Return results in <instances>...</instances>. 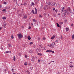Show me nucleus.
<instances>
[{
    "instance_id": "obj_1",
    "label": "nucleus",
    "mask_w": 74,
    "mask_h": 74,
    "mask_svg": "<svg viewBox=\"0 0 74 74\" xmlns=\"http://www.w3.org/2000/svg\"><path fill=\"white\" fill-rule=\"evenodd\" d=\"M18 37L19 38V39L23 38V35L21 34H17Z\"/></svg>"
},
{
    "instance_id": "obj_2",
    "label": "nucleus",
    "mask_w": 74,
    "mask_h": 74,
    "mask_svg": "<svg viewBox=\"0 0 74 74\" xmlns=\"http://www.w3.org/2000/svg\"><path fill=\"white\" fill-rule=\"evenodd\" d=\"M67 13V15H69L70 13L69 12H68V11L67 10H64V15H66V13Z\"/></svg>"
},
{
    "instance_id": "obj_3",
    "label": "nucleus",
    "mask_w": 74,
    "mask_h": 74,
    "mask_svg": "<svg viewBox=\"0 0 74 74\" xmlns=\"http://www.w3.org/2000/svg\"><path fill=\"white\" fill-rule=\"evenodd\" d=\"M23 18H27V16H26V15L25 14H24L23 15Z\"/></svg>"
},
{
    "instance_id": "obj_4",
    "label": "nucleus",
    "mask_w": 74,
    "mask_h": 74,
    "mask_svg": "<svg viewBox=\"0 0 74 74\" xmlns=\"http://www.w3.org/2000/svg\"><path fill=\"white\" fill-rule=\"evenodd\" d=\"M31 61H33V62H32L33 63L34 62V57L32 58Z\"/></svg>"
},
{
    "instance_id": "obj_5",
    "label": "nucleus",
    "mask_w": 74,
    "mask_h": 74,
    "mask_svg": "<svg viewBox=\"0 0 74 74\" xmlns=\"http://www.w3.org/2000/svg\"><path fill=\"white\" fill-rule=\"evenodd\" d=\"M55 35H53L52 37L51 38V40H53V39H54V38H55Z\"/></svg>"
},
{
    "instance_id": "obj_6",
    "label": "nucleus",
    "mask_w": 74,
    "mask_h": 74,
    "mask_svg": "<svg viewBox=\"0 0 74 74\" xmlns=\"http://www.w3.org/2000/svg\"><path fill=\"white\" fill-rule=\"evenodd\" d=\"M35 14H37V9L36 8H35Z\"/></svg>"
},
{
    "instance_id": "obj_7",
    "label": "nucleus",
    "mask_w": 74,
    "mask_h": 74,
    "mask_svg": "<svg viewBox=\"0 0 74 74\" xmlns=\"http://www.w3.org/2000/svg\"><path fill=\"white\" fill-rule=\"evenodd\" d=\"M27 38L28 40H31V38L30 37V36H27Z\"/></svg>"
},
{
    "instance_id": "obj_8",
    "label": "nucleus",
    "mask_w": 74,
    "mask_h": 74,
    "mask_svg": "<svg viewBox=\"0 0 74 74\" xmlns=\"http://www.w3.org/2000/svg\"><path fill=\"white\" fill-rule=\"evenodd\" d=\"M38 55H39V56H41V55H42V54L41 53H38Z\"/></svg>"
},
{
    "instance_id": "obj_9",
    "label": "nucleus",
    "mask_w": 74,
    "mask_h": 74,
    "mask_svg": "<svg viewBox=\"0 0 74 74\" xmlns=\"http://www.w3.org/2000/svg\"><path fill=\"white\" fill-rule=\"evenodd\" d=\"M50 52H52V53H55V52H54V51H52V50H50Z\"/></svg>"
},
{
    "instance_id": "obj_10",
    "label": "nucleus",
    "mask_w": 74,
    "mask_h": 74,
    "mask_svg": "<svg viewBox=\"0 0 74 74\" xmlns=\"http://www.w3.org/2000/svg\"><path fill=\"white\" fill-rule=\"evenodd\" d=\"M3 19H6V17H3L2 18Z\"/></svg>"
},
{
    "instance_id": "obj_11",
    "label": "nucleus",
    "mask_w": 74,
    "mask_h": 74,
    "mask_svg": "<svg viewBox=\"0 0 74 74\" xmlns=\"http://www.w3.org/2000/svg\"><path fill=\"white\" fill-rule=\"evenodd\" d=\"M15 56H14V58H13V60L14 61H15Z\"/></svg>"
},
{
    "instance_id": "obj_12",
    "label": "nucleus",
    "mask_w": 74,
    "mask_h": 74,
    "mask_svg": "<svg viewBox=\"0 0 74 74\" xmlns=\"http://www.w3.org/2000/svg\"><path fill=\"white\" fill-rule=\"evenodd\" d=\"M57 25L58 27H60V26L58 24V23H57Z\"/></svg>"
},
{
    "instance_id": "obj_13",
    "label": "nucleus",
    "mask_w": 74,
    "mask_h": 74,
    "mask_svg": "<svg viewBox=\"0 0 74 74\" xmlns=\"http://www.w3.org/2000/svg\"><path fill=\"white\" fill-rule=\"evenodd\" d=\"M64 10V7L62 8V12H63V10Z\"/></svg>"
},
{
    "instance_id": "obj_14",
    "label": "nucleus",
    "mask_w": 74,
    "mask_h": 74,
    "mask_svg": "<svg viewBox=\"0 0 74 74\" xmlns=\"http://www.w3.org/2000/svg\"><path fill=\"white\" fill-rule=\"evenodd\" d=\"M36 51H37V52H38V51H40V50H39V49H36Z\"/></svg>"
},
{
    "instance_id": "obj_15",
    "label": "nucleus",
    "mask_w": 74,
    "mask_h": 74,
    "mask_svg": "<svg viewBox=\"0 0 74 74\" xmlns=\"http://www.w3.org/2000/svg\"><path fill=\"white\" fill-rule=\"evenodd\" d=\"M50 50H48L46 51V52H50Z\"/></svg>"
},
{
    "instance_id": "obj_16",
    "label": "nucleus",
    "mask_w": 74,
    "mask_h": 74,
    "mask_svg": "<svg viewBox=\"0 0 74 74\" xmlns=\"http://www.w3.org/2000/svg\"><path fill=\"white\" fill-rule=\"evenodd\" d=\"M66 31H69V28H66Z\"/></svg>"
},
{
    "instance_id": "obj_17",
    "label": "nucleus",
    "mask_w": 74,
    "mask_h": 74,
    "mask_svg": "<svg viewBox=\"0 0 74 74\" xmlns=\"http://www.w3.org/2000/svg\"><path fill=\"white\" fill-rule=\"evenodd\" d=\"M26 71L28 73V74H30V73L29 72V71L27 70Z\"/></svg>"
},
{
    "instance_id": "obj_18",
    "label": "nucleus",
    "mask_w": 74,
    "mask_h": 74,
    "mask_svg": "<svg viewBox=\"0 0 74 74\" xmlns=\"http://www.w3.org/2000/svg\"><path fill=\"white\" fill-rule=\"evenodd\" d=\"M25 65V66H27V62H25V64H24Z\"/></svg>"
},
{
    "instance_id": "obj_19",
    "label": "nucleus",
    "mask_w": 74,
    "mask_h": 74,
    "mask_svg": "<svg viewBox=\"0 0 74 74\" xmlns=\"http://www.w3.org/2000/svg\"><path fill=\"white\" fill-rule=\"evenodd\" d=\"M72 38L73 39H74V34L72 36Z\"/></svg>"
},
{
    "instance_id": "obj_20",
    "label": "nucleus",
    "mask_w": 74,
    "mask_h": 74,
    "mask_svg": "<svg viewBox=\"0 0 74 74\" xmlns=\"http://www.w3.org/2000/svg\"><path fill=\"white\" fill-rule=\"evenodd\" d=\"M11 38H12V39H13L14 38V36H13V35H12Z\"/></svg>"
},
{
    "instance_id": "obj_21",
    "label": "nucleus",
    "mask_w": 74,
    "mask_h": 74,
    "mask_svg": "<svg viewBox=\"0 0 74 74\" xmlns=\"http://www.w3.org/2000/svg\"><path fill=\"white\" fill-rule=\"evenodd\" d=\"M32 5H34V3L32 2Z\"/></svg>"
},
{
    "instance_id": "obj_22",
    "label": "nucleus",
    "mask_w": 74,
    "mask_h": 74,
    "mask_svg": "<svg viewBox=\"0 0 74 74\" xmlns=\"http://www.w3.org/2000/svg\"><path fill=\"white\" fill-rule=\"evenodd\" d=\"M43 40H46V38H45V37H43V38H42Z\"/></svg>"
},
{
    "instance_id": "obj_23",
    "label": "nucleus",
    "mask_w": 74,
    "mask_h": 74,
    "mask_svg": "<svg viewBox=\"0 0 74 74\" xmlns=\"http://www.w3.org/2000/svg\"><path fill=\"white\" fill-rule=\"evenodd\" d=\"M44 16H46V13H45L43 14Z\"/></svg>"
},
{
    "instance_id": "obj_24",
    "label": "nucleus",
    "mask_w": 74,
    "mask_h": 74,
    "mask_svg": "<svg viewBox=\"0 0 74 74\" xmlns=\"http://www.w3.org/2000/svg\"><path fill=\"white\" fill-rule=\"evenodd\" d=\"M32 13H33V14H34V10H32Z\"/></svg>"
},
{
    "instance_id": "obj_25",
    "label": "nucleus",
    "mask_w": 74,
    "mask_h": 74,
    "mask_svg": "<svg viewBox=\"0 0 74 74\" xmlns=\"http://www.w3.org/2000/svg\"><path fill=\"white\" fill-rule=\"evenodd\" d=\"M30 52L31 53H33V51H30Z\"/></svg>"
},
{
    "instance_id": "obj_26",
    "label": "nucleus",
    "mask_w": 74,
    "mask_h": 74,
    "mask_svg": "<svg viewBox=\"0 0 74 74\" xmlns=\"http://www.w3.org/2000/svg\"><path fill=\"white\" fill-rule=\"evenodd\" d=\"M38 41H40V38L39 37L38 38Z\"/></svg>"
},
{
    "instance_id": "obj_27",
    "label": "nucleus",
    "mask_w": 74,
    "mask_h": 74,
    "mask_svg": "<svg viewBox=\"0 0 74 74\" xmlns=\"http://www.w3.org/2000/svg\"><path fill=\"white\" fill-rule=\"evenodd\" d=\"M68 10L69 11H70L71 10V9L70 8H68Z\"/></svg>"
},
{
    "instance_id": "obj_28",
    "label": "nucleus",
    "mask_w": 74,
    "mask_h": 74,
    "mask_svg": "<svg viewBox=\"0 0 74 74\" xmlns=\"http://www.w3.org/2000/svg\"><path fill=\"white\" fill-rule=\"evenodd\" d=\"M9 47H11V45L10 44H9Z\"/></svg>"
},
{
    "instance_id": "obj_29",
    "label": "nucleus",
    "mask_w": 74,
    "mask_h": 74,
    "mask_svg": "<svg viewBox=\"0 0 74 74\" xmlns=\"http://www.w3.org/2000/svg\"><path fill=\"white\" fill-rule=\"evenodd\" d=\"M33 47L34 48H35L36 46V45H33Z\"/></svg>"
},
{
    "instance_id": "obj_30",
    "label": "nucleus",
    "mask_w": 74,
    "mask_h": 74,
    "mask_svg": "<svg viewBox=\"0 0 74 74\" xmlns=\"http://www.w3.org/2000/svg\"><path fill=\"white\" fill-rule=\"evenodd\" d=\"M33 43V42H31L30 43V45H32V44Z\"/></svg>"
},
{
    "instance_id": "obj_31",
    "label": "nucleus",
    "mask_w": 74,
    "mask_h": 74,
    "mask_svg": "<svg viewBox=\"0 0 74 74\" xmlns=\"http://www.w3.org/2000/svg\"><path fill=\"white\" fill-rule=\"evenodd\" d=\"M26 3H24V4H23V5H26Z\"/></svg>"
},
{
    "instance_id": "obj_32",
    "label": "nucleus",
    "mask_w": 74,
    "mask_h": 74,
    "mask_svg": "<svg viewBox=\"0 0 74 74\" xmlns=\"http://www.w3.org/2000/svg\"><path fill=\"white\" fill-rule=\"evenodd\" d=\"M69 12L70 13H71V14H73V12H72V11L71 10Z\"/></svg>"
},
{
    "instance_id": "obj_33",
    "label": "nucleus",
    "mask_w": 74,
    "mask_h": 74,
    "mask_svg": "<svg viewBox=\"0 0 74 74\" xmlns=\"http://www.w3.org/2000/svg\"><path fill=\"white\" fill-rule=\"evenodd\" d=\"M55 4H56V3H53V5H54V6H55Z\"/></svg>"
},
{
    "instance_id": "obj_34",
    "label": "nucleus",
    "mask_w": 74,
    "mask_h": 74,
    "mask_svg": "<svg viewBox=\"0 0 74 74\" xmlns=\"http://www.w3.org/2000/svg\"><path fill=\"white\" fill-rule=\"evenodd\" d=\"M63 38V36H61V39L62 40V38Z\"/></svg>"
},
{
    "instance_id": "obj_35",
    "label": "nucleus",
    "mask_w": 74,
    "mask_h": 74,
    "mask_svg": "<svg viewBox=\"0 0 74 74\" xmlns=\"http://www.w3.org/2000/svg\"><path fill=\"white\" fill-rule=\"evenodd\" d=\"M33 21L34 22H36V21H35V19H33Z\"/></svg>"
},
{
    "instance_id": "obj_36",
    "label": "nucleus",
    "mask_w": 74,
    "mask_h": 74,
    "mask_svg": "<svg viewBox=\"0 0 74 74\" xmlns=\"http://www.w3.org/2000/svg\"><path fill=\"white\" fill-rule=\"evenodd\" d=\"M6 10H5V9H4L2 11H5Z\"/></svg>"
},
{
    "instance_id": "obj_37",
    "label": "nucleus",
    "mask_w": 74,
    "mask_h": 74,
    "mask_svg": "<svg viewBox=\"0 0 74 74\" xmlns=\"http://www.w3.org/2000/svg\"><path fill=\"white\" fill-rule=\"evenodd\" d=\"M10 53V51H5V53Z\"/></svg>"
},
{
    "instance_id": "obj_38",
    "label": "nucleus",
    "mask_w": 74,
    "mask_h": 74,
    "mask_svg": "<svg viewBox=\"0 0 74 74\" xmlns=\"http://www.w3.org/2000/svg\"><path fill=\"white\" fill-rule=\"evenodd\" d=\"M70 67H71V68H72V67H73V65H71V66H70Z\"/></svg>"
},
{
    "instance_id": "obj_39",
    "label": "nucleus",
    "mask_w": 74,
    "mask_h": 74,
    "mask_svg": "<svg viewBox=\"0 0 74 74\" xmlns=\"http://www.w3.org/2000/svg\"><path fill=\"white\" fill-rule=\"evenodd\" d=\"M50 2H48V5H50Z\"/></svg>"
},
{
    "instance_id": "obj_40",
    "label": "nucleus",
    "mask_w": 74,
    "mask_h": 74,
    "mask_svg": "<svg viewBox=\"0 0 74 74\" xmlns=\"http://www.w3.org/2000/svg\"><path fill=\"white\" fill-rule=\"evenodd\" d=\"M39 17H40V18H41V17H42V16H41V15H40Z\"/></svg>"
},
{
    "instance_id": "obj_41",
    "label": "nucleus",
    "mask_w": 74,
    "mask_h": 74,
    "mask_svg": "<svg viewBox=\"0 0 74 74\" xmlns=\"http://www.w3.org/2000/svg\"><path fill=\"white\" fill-rule=\"evenodd\" d=\"M29 29H31V27L29 26Z\"/></svg>"
},
{
    "instance_id": "obj_42",
    "label": "nucleus",
    "mask_w": 74,
    "mask_h": 74,
    "mask_svg": "<svg viewBox=\"0 0 74 74\" xmlns=\"http://www.w3.org/2000/svg\"><path fill=\"white\" fill-rule=\"evenodd\" d=\"M55 11L56 12H58V10H55Z\"/></svg>"
},
{
    "instance_id": "obj_43",
    "label": "nucleus",
    "mask_w": 74,
    "mask_h": 74,
    "mask_svg": "<svg viewBox=\"0 0 74 74\" xmlns=\"http://www.w3.org/2000/svg\"><path fill=\"white\" fill-rule=\"evenodd\" d=\"M73 25H74V24H73L72 23L71 24V26H73Z\"/></svg>"
},
{
    "instance_id": "obj_44",
    "label": "nucleus",
    "mask_w": 74,
    "mask_h": 74,
    "mask_svg": "<svg viewBox=\"0 0 74 74\" xmlns=\"http://www.w3.org/2000/svg\"><path fill=\"white\" fill-rule=\"evenodd\" d=\"M4 4H7V3L5 2H4Z\"/></svg>"
},
{
    "instance_id": "obj_45",
    "label": "nucleus",
    "mask_w": 74,
    "mask_h": 74,
    "mask_svg": "<svg viewBox=\"0 0 74 74\" xmlns=\"http://www.w3.org/2000/svg\"><path fill=\"white\" fill-rule=\"evenodd\" d=\"M67 20H65V22H67Z\"/></svg>"
},
{
    "instance_id": "obj_46",
    "label": "nucleus",
    "mask_w": 74,
    "mask_h": 74,
    "mask_svg": "<svg viewBox=\"0 0 74 74\" xmlns=\"http://www.w3.org/2000/svg\"><path fill=\"white\" fill-rule=\"evenodd\" d=\"M25 58H27V56H25Z\"/></svg>"
},
{
    "instance_id": "obj_47",
    "label": "nucleus",
    "mask_w": 74,
    "mask_h": 74,
    "mask_svg": "<svg viewBox=\"0 0 74 74\" xmlns=\"http://www.w3.org/2000/svg\"><path fill=\"white\" fill-rule=\"evenodd\" d=\"M56 42H58V40H56Z\"/></svg>"
},
{
    "instance_id": "obj_48",
    "label": "nucleus",
    "mask_w": 74,
    "mask_h": 74,
    "mask_svg": "<svg viewBox=\"0 0 74 74\" xmlns=\"http://www.w3.org/2000/svg\"><path fill=\"white\" fill-rule=\"evenodd\" d=\"M51 45L52 46V47H54V45Z\"/></svg>"
},
{
    "instance_id": "obj_49",
    "label": "nucleus",
    "mask_w": 74,
    "mask_h": 74,
    "mask_svg": "<svg viewBox=\"0 0 74 74\" xmlns=\"http://www.w3.org/2000/svg\"><path fill=\"white\" fill-rule=\"evenodd\" d=\"M60 23V24H63V22H61V23Z\"/></svg>"
},
{
    "instance_id": "obj_50",
    "label": "nucleus",
    "mask_w": 74,
    "mask_h": 74,
    "mask_svg": "<svg viewBox=\"0 0 74 74\" xmlns=\"http://www.w3.org/2000/svg\"><path fill=\"white\" fill-rule=\"evenodd\" d=\"M48 46H49V47H51V45H48Z\"/></svg>"
},
{
    "instance_id": "obj_51",
    "label": "nucleus",
    "mask_w": 74,
    "mask_h": 74,
    "mask_svg": "<svg viewBox=\"0 0 74 74\" xmlns=\"http://www.w3.org/2000/svg\"><path fill=\"white\" fill-rule=\"evenodd\" d=\"M4 71H7V70H6V69H5Z\"/></svg>"
},
{
    "instance_id": "obj_52",
    "label": "nucleus",
    "mask_w": 74,
    "mask_h": 74,
    "mask_svg": "<svg viewBox=\"0 0 74 74\" xmlns=\"http://www.w3.org/2000/svg\"><path fill=\"white\" fill-rule=\"evenodd\" d=\"M1 7H2V6H1V5H0V8H1Z\"/></svg>"
},
{
    "instance_id": "obj_53",
    "label": "nucleus",
    "mask_w": 74,
    "mask_h": 74,
    "mask_svg": "<svg viewBox=\"0 0 74 74\" xmlns=\"http://www.w3.org/2000/svg\"><path fill=\"white\" fill-rule=\"evenodd\" d=\"M53 10H55V8H54L53 9Z\"/></svg>"
},
{
    "instance_id": "obj_54",
    "label": "nucleus",
    "mask_w": 74,
    "mask_h": 74,
    "mask_svg": "<svg viewBox=\"0 0 74 74\" xmlns=\"http://www.w3.org/2000/svg\"><path fill=\"white\" fill-rule=\"evenodd\" d=\"M53 43L54 44V45H55V42H53Z\"/></svg>"
},
{
    "instance_id": "obj_55",
    "label": "nucleus",
    "mask_w": 74,
    "mask_h": 74,
    "mask_svg": "<svg viewBox=\"0 0 74 74\" xmlns=\"http://www.w3.org/2000/svg\"><path fill=\"white\" fill-rule=\"evenodd\" d=\"M12 71H14V69H12Z\"/></svg>"
},
{
    "instance_id": "obj_56",
    "label": "nucleus",
    "mask_w": 74,
    "mask_h": 74,
    "mask_svg": "<svg viewBox=\"0 0 74 74\" xmlns=\"http://www.w3.org/2000/svg\"><path fill=\"white\" fill-rule=\"evenodd\" d=\"M4 25L5 26H6V24H5Z\"/></svg>"
},
{
    "instance_id": "obj_57",
    "label": "nucleus",
    "mask_w": 74,
    "mask_h": 74,
    "mask_svg": "<svg viewBox=\"0 0 74 74\" xmlns=\"http://www.w3.org/2000/svg\"><path fill=\"white\" fill-rule=\"evenodd\" d=\"M32 26H33V23H32Z\"/></svg>"
},
{
    "instance_id": "obj_58",
    "label": "nucleus",
    "mask_w": 74,
    "mask_h": 74,
    "mask_svg": "<svg viewBox=\"0 0 74 74\" xmlns=\"http://www.w3.org/2000/svg\"><path fill=\"white\" fill-rule=\"evenodd\" d=\"M2 29V27H0V30L1 29Z\"/></svg>"
},
{
    "instance_id": "obj_59",
    "label": "nucleus",
    "mask_w": 74,
    "mask_h": 74,
    "mask_svg": "<svg viewBox=\"0 0 74 74\" xmlns=\"http://www.w3.org/2000/svg\"><path fill=\"white\" fill-rule=\"evenodd\" d=\"M14 1H16V0H14Z\"/></svg>"
},
{
    "instance_id": "obj_60",
    "label": "nucleus",
    "mask_w": 74,
    "mask_h": 74,
    "mask_svg": "<svg viewBox=\"0 0 74 74\" xmlns=\"http://www.w3.org/2000/svg\"><path fill=\"white\" fill-rule=\"evenodd\" d=\"M38 62H40V60H38Z\"/></svg>"
},
{
    "instance_id": "obj_61",
    "label": "nucleus",
    "mask_w": 74,
    "mask_h": 74,
    "mask_svg": "<svg viewBox=\"0 0 74 74\" xmlns=\"http://www.w3.org/2000/svg\"><path fill=\"white\" fill-rule=\"evenodd\" d=\"M32 58H34V57L33 56H32Z\"/></svg>"
},
{
    "instance_id": "obj_62",
    "label": "nucleus",
    "mask_w": 74,
    "mask_h": 74,
    "mask_svg": "<svg viewBox=\"0 0 74 74\" xmlns=\"http://www.w3.org/2000/svg\"><path fill=\"white\" fill-rule=\"evenodd\" d=\"M44 10H45L46 9H45V8H44Z\"/></svg>"
},
{
    "instance_id": "obj_63",
    "label": "nucleus",
    "mask_w": 74,
    "mask_h": 74,
    "mask_svg": "<svg viewBox=\"0 0 74 74\" xmlns=\"http://www.w3.org/2000/svg\"><path fill=\"white\" fill-rule=\"evenodd\" d=\"M1 49H3V48H2L1 47Z\"/></svg>"
},
{
    "instance_id": "obj_64",
    "label": "nucleus",
    "mask_w": 74,
    "mask_h": 74,
    "mask_svg": "<svg viewBox=\"0 0 74 74\" xmlns=\"http://www.w3.org/2000/svg\"><path fill=\"white\" fill-rule=\"evenodd\" d=\"M51 64L50 63H49V64Z\"/></svg>"
}]
</instances>
